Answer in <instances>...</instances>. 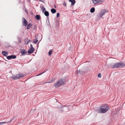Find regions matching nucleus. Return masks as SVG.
<instances>
[{"label":"nucleus","instance_id":"f257e3e1","mask_svg":"<svg viewBox=\"0 0 125 125\" xmlns=\"http://www.w3.org/2000/svg\"><path fill=\"white\" fill-rule=\"evenodd\" d=\"M100 110L98 112L100 113H103L106 112L109 109L108 105L106 104H103L100 107Z\"/></svg>","mask_w":125,"mask_h":125},{"label":"nucleus","instance_id":"f03ea898","mask_svg":"<svg viewBox=\"0 0 125 125\" xmlns=\"http://www.w3.org/2000/svg\"><path fill=\"white\" fill-rule=\"evenodd\" d=\"M65 84V82L63 79H59L56 83H54V86L56 88L59 86Z\"/></svg>","mask_w":125,"mask_h":125},{"label":"nucleus","instance_id":"7ed1b4c3","mask_svg":"<svg viewBox=\"0 0 125 125\" xmlns=\"http://www.w3.org/2000/svg\"><path fill=\"white\" fill-rule=\"evenodd\" d=\"M125 65V64L123 63H115L113 65L111 66L110 67V68H112L113 69H115V68H121Z\"/></svg>","mask_w":125,"mask_h":125},{"label":"nucleus","instance_id":"20e7f679","mask_svg":"<svg viewBox=\"0 0 125 125\" xmlns=\"http://www.w3.org/2000/svg\"><path fill=\"white\" fill-rule=\"evenodd\" d=\"M68 105L67 104H66L65 105H63V106L62 105L61 107V108L62 110H61V111L62 112L63 111L65 112H67L69 110V108L68 107Z\"/></svg>","mask_w":125,"mask_h":125},{"label":"nucleus","instance_id":"39448f33","mask_svg":"<svg viewBox=\"0 0 125 125\" xmlns=\"http://www.w3.org/2000/svg\"><path fill=\"white\" fill-rule=\"evenodd\" d=\"M23 75L22 73L18 74L16 76H12V78L16 80L22 78L23 77Z\"/></svg>","mask_w":125,"mask_h":125},{"label":"nucleus","instance_id":"423d86ee","mask_svg":"<svg viewBox=\"0 0 125 125\" xmlns=\"http://www.w3.org/2000/svg\"><path fill=\"white\" fill-rule=\"evenodd\" d=\"M108 11L106 10H101L100 12V18H102L104 14L107 12Z\"/></svg>","mask_w":125,"mask_h":125},{"label":"nucleus","instance_id":"0eeeda50","mask_svg":"<svg viewBox=\"0 0 125 125\" xmlns=\"http://www.w3.org/2000/svg\"><path fill=\"white\" fill-rule=\"evenodd\" d=\"M16 57V56L15 55H11L10 56H8L7 57V59L8 60H10L11 59H15Z\"/></svg>","mask_w":125,"mask_h":125},{"label":"nucleus","instance_id":"6e6552de","mask_svg":"<svg viewBox=\"0 0 125 125\" xmlns=\"http://www.w3.org/2000/svg\"><path fill=\"white\" fill-rule=\"evenodd\" d=\"M23 18V21H22L23 25L25 27H26L28 24V22L24 18Z\"/></svg>","mask_w":125,"mask_h":125},{"label":"nucleus","instance_id":"1a4fd4ad","mask_svg":"<svg viewBox=\"0 0 125 125\" xmlns=\"http://www.w3.org/2000/svg\"><path fill=\"white\" fill-rule=\"evenodd\" d=\"M20 52L21 53L22 55H24L27 53V51L24 49H21Z\"/></svg>","mask_w":125,"mask_h":125},{"label":"nucleus","instance_id":"9d476101","mask_svg":"<svg viewBox=\"0 0 125 125\" xmlns=\"http://www.w3.org/2000/svg\"><path fill=\"white\" fill-rule=\"evenodd\" d=\"M93 2L95 4L102 2V0H92Z\"/></svg>","mask_w":125,"mask_h":125},{"label":"nucleus","instance_id":"9b49d317","mask_svg":"<svg viewBox=\"0 0 125 125\" xmlns=\"http://www.w3.org/2000/svg\"><path fill=\"white\" fill-rule=\"evenodd\" d=\"M35 50L34 48L31 49V48L27 52L29 54H31L33 53Z\"/></svg>","mask_w":125,"mask_h":125},{"label":"nucleus","instance_id":"f8f14e48","mask_svg":"<svg viewBox=\"0 0 125 125\" xmlns=\"http://www.w3.org/2000/svg\"><path fill=\"white\" fill-rule=\"evenodd\" d=\"M77 74L80 75H82L84 72V71L80 70H79L78 71L77 70Z\"/></svg>","mask_w":125,"mask_h":125},{"label":"nucleus","instance_id":"ddd939ff","mask_svg":"<svg viewBox=\"0 0 125 125\" xmlns=\"http://www.w3.org/2000/svg\"><path fill=\"white\" fill-rule=\"evenodd\" d=\"M44 13L45 15L47 17V18L49 19V18L48 17L49 15V13L48 11H45L44 12Z\"/></svg>","mask_w":125,"mask_h":125},{"label":"nucleus","instance_id":"4468645a","mask_svg":"<svg viewBox=\"0 0 125 125\" xmlns=\"http://www.w3.org/2000/svg\"><path fill=\"white\" fill-rule=\"evenodd\" d=\"M69 1L71 2V5H74L75 2V0H69Z\"/></svg>","mask_w":125,"mask_h":125},{"label":"nucleus","instance_id":"2eb2a0df","mask_svg":"<svg viewBox=\"0 0 125 125\" xmlns=\"http://www.w3.org/2000/svg\"><path fill=\"white\" fill-rule=\"evenodd\" d=\"M35 19L38 20H40L41 18L40 16L38 15H36L35 16Z\"/></svg>","mask_w":125,"mask_h":125},{"label":"nucleus","instance_id":"dca6fc26","mask_svg":"<svg viewBox=\"0 0 125 125\" xmlns=\"http://www.w3.org/2000/svg\"><path fill=\"white\" fill-rule=\"evenodd\" d=\"M2 54L5 56H7L8 55V53L6 52L3 51L2 52Z\"/></svg>","mask_w":125,"mask_h":125},{"label":"nucleus","instance_id":"f3484780","mask_svg":"<svg viewBox=\"0 0 125 125\" xmlns=\"http://www.w3.org/2000/svg\"><path fill=\"white\" fill-rule=\"evenodd\" d=\"M51 11L52 13L54 14L56 12V11L55 9L52 8L51 10Z\"/></svg>","mask_w":125,"mask_h":125},{"label":"nucleus","instance_id":"a211bd4d","mask_svg":"<svg viewBox=\"0 0 125 125\" xmlns=\"http://www.w3.org/2000/svg\"><path fill=\"white\" fill-rule=\"evenodd\" d=\"M25 44L26 45L29 42V40L28 39L26 38L25 39Z\"/></svg>","mask_w":125,"mask_h":125},{"label":"nucleus","instance_id":"6ab92c4d","mask_svg":"<svg viewBox=\"0 0 125 125\" xmlns=\"http://www.w3.org/2000/svg\"><path fill=\"white\" fill-rule=\"evenodd\" d=\"M32 24L29 23L27 26V29H29L31 27V26L32 25Z\"/></svg>","mask_w":125,"mask_h":125},{"label":"nucleus","instance_id":"aec40b11","mask_svg":"<svg viewBox=\"0 0 125 125\" xmlns=\"http://www.w3.org/2000/svg\"><path fill=\"white\" fill-rule=\"evenodd\" d=\"M95 10V8H94L93 7L91 9L90 12L91 13H93L94 11Z\"/></svg>","mask_w":125,"mask_h":125},{"label":"nucleus","instance_id":"412c9836","mask_svg":"<svg viewBox=\"0 0 125 125\" xmlns=\"http://www.w3.org/2000/svg\"><path fill=\"white\" fill-rule=\"evenodd\" d=\"M53 51L51 50L48 53V54L49 56H50L51 55V54H52Z\"/></svg>","mask_w":125,"mask_h":125},{"label":"nucleus","instance_id":"4be33fe9","mask_svg":"<svg viewBox=\"0 0 125 125\" xmlns=\"http://www.w3.org/2000/svg\"><path fill=\"white\" fill-rule=\"evenodd\" d=\"M6 123H7V122H0V125H3Z\"/></svg>","mask_w":125,"mask_h":125},{"label":"nucleus","instance_id":"5701e85b","mask_svg":"<svg viewBox=\"0 0 125 125\" xmlns=\"http://www.w3.org/2000/svg\"><path fill=\"white\" fill-rule=\"evenodd\" d=\"M38 42V40L37 39H35L34 41V43L35 44H36Z\"/></svg>","mask_w":125,"mask_h":125},{"label":"nucleus","instance_id":"b1692460","mask_svg":"<svg viewBox=\"0 0 125 125\" xmlns=\"http://www.w3.org/2000/svg\"><path fill=\"white\" fill-rule=\"evenodd\" d=\"M46 71H44L43 72H42V73H41L40 74H38V75H36V76H39L40 75H42V74H43V73H44Z\"/></svg>","mask_w":125,"mask_h":125},{"label":"nucleus","instance_id":"393cba45","mask_svg":"<svg viewBox=\"0 0 125 125\" xmlns=\"http://www.w3.org/2000/svg\"><path fill=\"white\" fill-rule=\"evenodd\" d=\"M101 75L100 73H99L98 75V77L101 78Z\"/></svg>","mask_w":125,"mask_h":125},{"label":"nucleus","instance_id":"a878e982","mask_svg":"<svg viewBox=\"0 0 125 125\" xmlns=\"http://www.w3.org/2000/svg\"><path fill=\"white\" fill-rule=\"evenodd\" d=\"M60 16V14L59 13H57V14L56 17L57 18Z\"/></svg>","mask_w":125,"mask_h":125},{"label":"nucleus","instance_id":"bb28decb","mask_svg":"<svg viewBox=\"0 0 125 125\" xmlns=\"http://www.w3.org/2000/svg\"><path fill=\"white\" fill-rule=\"evenodd\" d=\"M46 10V9L45 8H43V9H42V12H44V11Z\"/></svg>","mask_w":125,"mask_h":125},{"label":"nucleus","instance_id":"cd10ccee","mask_svg":"<svg viewBox=\"0 0 125 125\" xmlns=\"http://www.w3.org/2000/svg\"><path fill=\"white\" fill-rule=\"evenodd\" d=\"M30 47H31V49H33V48H33V45L32 44H31L30 45Z\"/></svg>","mask_w":125,"mask_h":125},{"label":"nucleus","instance_id":"c85d7f7f","mask_svg":"<svg viewBox=\"0 0 125 125\" xmlns=\"http://www.w3.org/2000/svg\"><path fill=\"white\" fill-rule=\"evenodd\" d=\"M12 121L11 119L10 121L9 122H7V123H10V122H11Z\"/></svg>","mask_w":125,"mask_h":125},{"label":"nucleus","instance_id":"c756f323","mask_svg":"<svg viewBox=\"0 0 125 125\" xmlns=\"http://www.w3.org/2000/svg\"><path fill=\"white\" fill-rule=\"evenodd\" d=\"M63 4L64 5V6H65L66 5V3L65 2H64L63 3Z\"/></svg>","mask_w":125,"mask_h":125},{"label":"nucleus","instance_id":"7c9ffc66","mask_svg":"<svg viewBox=\"0 0 125 125\" xmlns=\"http://www.w3.org/2000/svg\"><path fill=\"white\" fill-rule=\"evenodd\" d=\"M53 81V80H52H52H51L50 81V82H48V83H51Z\"/></svg>","mask_w":125,"mask_h":125},{"label":"nucleus","instance_id":"2f4dec72","mask_svg":"<svg viewBox=\"0 0 125 125\" xmlns=\"http://www.w3.org/2000/svg\"><path fill=\"white\" fill-rule=\"evenodd\" d=\"M45 8V7L43 6L42 8H41V9L42 10L43 9V8Z\"/></svg>","mask_w":125,"mask_h":125},{"label":"nucleus","instance_id":"473e14b6","mask_svg":"<svg viewBox=\"0 0 125 125\" xmlns=\"http://www.w3.org/2000/svg\"><path fill=\"white\" fill-rule=\"evenodd\" d=\"M32 29V30L33 31L35 29V27H34L33 29Z\"/></svg>","mask_w":125,"mask_h":125},{"label":"nucleus","instance_id":"72a5a7b5","mask_svg":"<svg viewBox=\"0 0 125 125\" xmlns=\"http://www.w3.org/2000/svg\"><path fill=\"white\" fill-rule=\"evenodd\" d=\"M39 0V1H40L43 2V1L42 0Z\"/></svg>","mask_w":125,"mask_h":125},{"label":"nucleus","instance_id":"f704fd0d","mask_svg":"<svg viewBox=\"0 0 125 125\" xmlns=\"http://www.w3.org/2000/svg\"><path fill=\"white\" fill-rule=\"evenodd\" d=\"M21 42V40H19V42Z\"/></svg>","mask_w":125,"mask_h":125},{"label":"nucleus","instance_id":"c9c22d12","mask_svg":"<svg viewBox=\"0 0 125 125\" xmlns=\"http://www.w3.org/2000/svg\"><path fill=\"white\" fill-rule=\"evenodd\" d=\"M11 119L13 121V120H14V118H13L12 119Z\"/></svg>","mask_w":125,"mask_h":125},{"label":"nucleus","instance_id":"e433bc0d","mask_svg":"<svg viewBox=\"0 0 125 125\" xmlns=\"http://www.w3.org/2000/svg\"><path fill=\"white\" fill-rule=\"evenodd\" d=\"M31 42V40H29V42Z\"/></svg>","mask_w":125,"mask_h":125},{"label":"nucleus","instance_id":"4c0bfd02","mask_svg":"<svg viewBox=\"0 0 125 125\" xmlns=\"http://www.w3.org/2000/svg\"><path fill=\"white\" fill-rule=\"evenodd\" d=\"M54 7L55 8H56V6L55 5L54 6Z\"/></svg>","mask_w":125,"mask_h":125},{"label":"nucleus","instance_id":"58836bf2","mask_svg":"<svg viewBox=\"0 0 125 125\" xmlns=\"http://www.w3.org/2000/svg\"><path fill=\"white\" fill-rule=\"evenodd\" d=\"M20 37H18V38L19 39H20Z\"/></svg>","mask_w":125,"mask_h":125},{"label":"nucleus","instance_id":"ea45409f","mask_svg":"<svg viewBox=\"0 0 125 125\" xmlns=\"http://www.w3.org/2000/svg\"><path fill=\"white\" fill-rule=\"evenodd\" d=\"M28 0V1H30V0Z\"/></svg>","mask_w":125,"mask_h":125},{"label":"nucleus","instance_id":"a19ab883","mask_svg":"<svg viewBox=\"0 0 125 125\" xmlns=\"http://www.w3.org/2000/svg\"><path fill=\"white\" fill-rule=\"evenodd\" d=\"M38 47V46H37V47Z\"/></svg>","mask_w":125,"mask_h":125}]
</instances>
